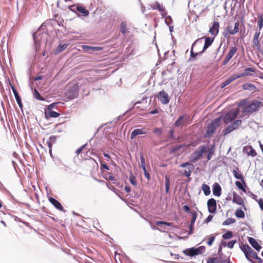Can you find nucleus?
Wrapping results in <instances>:
<instances>
[{"label":"nucleus","mask_w":263,"mask_h":263,"mask_svg":"<svg viewBox=\"0 0 263 263\" xmlns=\"http://www.w3.org/2000/svg\"><path fill=\"white\" fill-rule=\"evenodd\" d=\"M261 105V102L255 100L247 102L245 99H243L240 102L238 106L242 107L241 112L243 116H245L258 110Z\"/></svg>","instance_id":"obj_1"},{"label":"nucleus","mask_w":263,"mask_h":263,"mask_svg":"<svg viewBox=\"0 0 263 263\" xmlns=\"http://www.w3.org/2000/svg\"><path fill=\"white\" fill-rule=\"evenodd\" d=\"M220 118H216L207 125L204 135L205 138H210L215 133L217 128L220 125Z\"/></svg>","instance_id":"obj_2"},{"label":"nucleus","mask_w":263,"mask_h":263,"mask_svg":"<svg viewBox=\"0 0 263 263\" xmlns=\"http://www.w3.org/2000/svg\"><path fill=\"white\" fill-rule=\"evenodd\" d=\"M203 37L198 39L193 43L191 50V56L192 58H195L199 54H201L204 51H202L203 43L202 39Z\"/></svg>","instance_id":"obj_3"},{"label":"nucleus","mask_w":263,"mask_h":263,"mask_svg":"<svg viewBox=\"0 0 263 263\" xmlns=\"http://www.w3.org/2000/svg\"><path fill=\"white\" fill-rule=\"evenodd\" d=\"M240 249L244 253L246 258L251 263H254L251 258L257 257V253L248 245L243 244L240 247Z\"/></svg>","instance_id":"obj_4"},{"label":"nucleus","mask_w":263,"mask_h":263,"mask_svg":"<svg viewBox=\"0 0 263 263\" xmlns=\"http://www.w3.org/2000/svg\"><path fill=\"white\" fill-rule=\"evenodd\" d=\"M208 147L205 145L200 146L194 153H193L190 157V162L192 163L196 162L200 159L203 155V154L206 152Z\"/></svg>","instance_id":"obj_5"},{"label":"nucleus","mask_w":263,"mask_h":263,"mask_svg":"<svg viewBox=\"0 0 263 263\" xmlns=\"http://www.w3.org/2000/svg\"><path fill=\"white\" fill-rule=\"evenodd\" d=\"M245 71H246V72H243V73H241L240 75H237V76L233 75V76H232L231 77H230L229 78H228L227 80H226L221 84V88H224V87H226V86H227L228 85L230 84L232 82H233V81L235 80L236 79H238V78H241V77H243L248 76L249 74L248 73H247V72H248V71L254 72L255 70H254V68L249 67V68H246L245 69Z\"/></svg>","instance_id":"obj_6"},{"label":"nucleus","mask_w":263,"mask_h":263,"mask_svg":"<svg viewBox=\"0 0 263 263\" xmlns=\"http://www.w3.org/2000/svg\"><path fill=\"white\" fill-rule=\"evenodd\" d=\"M205 247L204 246H200L197 248H191L190 249H186L183 251V253L186 256L193 257L203 253Z\"/></svg>","instance_id":"obj_7"},{"label":"nucleus","mask_w":263,"mask_h":263,"mask_svg":"<svg viewBox=\"0 0 263 263\" xmlns=\"http://www.w3.org/2000/svg\"><path fill=\"white\" fill-rule=\"evenodd\" d=\"M239 113V108L232 109L230 110L224 116V122L228 124L234 120Z\"/></svg>","instance_id":"obj_8"},{"label":"nucleus","mask_w":263,"mask_h":263,"mask_svg":"<svg viewBox=\"0 0 263 263\" xmlns=\"http://www.w3.org/2000/svg\"><path fill=\"white\" fill-rule=\"evenodd\" d=\"M260 30H256L255 32V34L253 36V38L252 40V44L253 47L257 49H259L260 45L259 44L260 42Z\"/></svg>","instance_id":"obj_9"},{"label":"nucleus","mask_w":263,"mask_h":263,"mask_svg":"<svg viewBox=\"0 0 263 263\" xmlns=\"http://www.w3.org/2000/svg\"><path fill=\"white\" fill-rule=\"evenodd\" d=\"M180 167H186V168L184 170L183 175L186 177H189L192 172L193 171L194 168V165L190 162H185L182 163Z\"/></svg>","instance_id":"obj_10"},{"label":"nucleus","mask_w":263,"mask_h":263,"mask_svg":"<svg viewBox=\"0 0 263 263\" xmlns=\"http://www.w3.org/2000/svg\"><path fill=\"white\" fill-rule=\"evenodd\" d=\"M207 206L209 212L212 214L215 213L216 211V201L213 198H211L207 202Z\"/></svg>","instance_id":"obj_11"},{"label":"nucleus","mask_w":263,"mask_h":263,"mask_svg":"<svg viewBox=\"0 0 263 263\" xmlns=\"http://www.w3.org/2000/svg\"><path fill=\"white\" fill-rule=\"evenodd\" d=\"M237 51V48L236 46L232 47L223 61V65H226L228 63L232 57L236 53Z\"/></svg>","instance_id":"obj_12"},{"label":"nucleus","mask_w":263,"mask_h":263,"mask_svg":"<svg viewBox=\"0 0 263 263\" xmlns=\"http://www.w3.org/2000/svg\"><path fill=\"white\" fill-rule=\"evenodd\" d=\"M158 99L161 101L163 104H167L169 101V97L167 93L164 91L162 90L159 93L158 95Z\"/></svg>","instance_id":"obj_13"},{"label":"nucleus","mask_w":263,"mask_h":263,"mask_svg":"<svg viewBox=\"0 0 263 263\" xmlns=\"http://www.w3.org/2000/svg\"><path fill=\"white\" fill-rule=\"evenodd\" d=\"M82 48L85 50L86 52L92 53L93 52L102 50L103 48L99 46H89L87 45H83Z\"/></svg>","instance_id":"obj_14"},{"label":"nucleus","mask_w":263,"mask_h":263,"mask_svg":"<svg viewBox=\"0 0 263 263\" xmlns=\"http://www.w3.org/2000/svg\"><path fill=\"white\" fill-rule=\"evenodd\" d=\"M152 8L154 10H158L163 16L166 14L165 8L157 2L152 5Z\"/></svg>","instance_id":"obj_15"},{"label":"nucleus","mask_w":263,"mask_h":263,"mask_svg":"<svg viewBox=\"0 0 263 263\" xmlns=\"http://www.w3.org/2000/svg\"><path fill=\"white\" fill-rule=\"evenodd\" d=\"M219 29V22L214 21L212 27L210 28L209 32L212 35H214V36H216L218 34Z\"/></svg>","instance_id":"obj_16"},{"label":"nucleus","mask_w":263,"mask_h":263,"mask_svg":"<svg viewBox=\"0 0 263 263\" xmlns=\"http://www.w3.org/2000/svg\"><path fill=\"white\" fill-rule=\"evenodd\" d=\"M48 200L49 202L58 210L63 211L64 212H65V210L64 209L62 205L61 204L60 202L57 200L55 199L49 197L48 198Z\"/></svg>","instance_id":"obj_17"},{"label":"nucleus","mask_w":263,"mask_h":263,"mask_svg":"<svg viewBox=\"0 0 263 263\" xmlns=\"http://www.w3.org/2000/svg\"><path fill=\"white\" fill-rule=\"evenodd\" d=\"M239 22H237L234 24V27L233 29H232V26H228L226 28V30L228 31V33L231 35H234L236 34L239 32Z\"/></svg>","instance_id":"obj_18"},{"label":"nucleus","mask_w":263,"mask_h":263,"mask_svg":"<svg viewBox=\"0 0 263 263\" xmlns=\"http://www.w3.org/2000/svg\"><path fill=\"white\" fill-rule=\"evenodd\" d=\"M147 134V132L145 128H137L134 129L132 134L130 136V139L132 140L136 138V136L140 135H145Z\"/></svg>","instance_id":"obj_19"},{"label":"nucleus","mask_w":263,"mask_h":263,"mask_svg":"<svg viewBox=\"0 0 263 263\" xmlns=\"http://www.w3.org/2000/svg\"><path fill=\"white\" fill-rule=\"evenodd\" d=\"M233 203H235L239 205H244V201L243 199L235 192L233 193Z\"/></svg>","instance_id":"obj_20"},{"label":"nucleus","mask_w":263,"mask_h":263,"mask_svg":"<svg viewBox=\"0 0 263 263\" xmlns=\"http://www.w3.org/2000/svg\"><path fill=\"white\" fill-rule=\"evenodd\" d=\"M248 239L251 246L256 251H259L261 249V247L254 238L249 237Z\"/></svg>","instance_id":"obj_21"},{"label":"nucleus","mask_w":263,"mask_h":263,"mask_svg":"<svg viewBox=\"0 0 263 263\" xmlns=\"http://www.w3.org/2000/svg\"><path fill=\"white\" fill-rule=\"evenodd\" d=\"M213 194L217 197H219L221 194V187L217 182H215L213 184Z\"/></svg>","instance_id":"obj_22"},{"label":"nucleus","mask_w":263,"mask_h":263,"mask_svg":"<svg viewBox=\"0 0 263 263\" xmlns=\"http://www.w3.org/2000/svg\"><path fill=\"white\" fill-rule=\"evenodd\" d=\"M243 152L247 153L248 156L255 157L257 155L256 151L253 149L252 146L251 145L244 146L243 148Z\"/></svg>","instance_id":"obj_23"},{"label":"nucleus","mask_w":263,"mask_h":263,"mask_svg":"<svg viewBox=\"0 0 263 263\" xmlns=\"http://www.w3.org/2000/svg\"><path fill=\"white\" fill-rule=\"evenodd\" d=\"M214 37H205V43L202 48V51H205L213 43Z\"/></svg>","instance_id":"obj_24"},{"label":"nucleus","mask_w":263,"mask_h":263,"mask_svg":"<svg viewBox=\"0 0 263 263\" xmlns=\"http://www.w3.org/2000/svg\"><path fill=\"white\" fill-rule=\"evenodd\" d=\"M77 10L78 12L84 16H87L89 15V11L82 5L79 4Z\"/></svg>","instance_id":"obj_25"},{"label":"nucleus","mask_w":263,"mask_h":263,"mask_svg":"<svg viewBox=\"0 0 263 263\" xmlns=\"http://www.w3.org/2000/svg\"><path fill=\"white\" fill-rule=\"evenodd\" d=\"M257 30H261L263 28V13L257 14Z\"/></svg>","instance_id":"obj_26"},{"label":"nucleus","mask_w":263,"mask_h":263,"mask_svg":"<svg viewBox=\"0 0 263 263\" xmlns=\"http://www.w3.org/2000/svg\"><path fill=\"white\" fill-rule=\"evenodd\" d=\"M12 91L14 93V97L15 98L16 101L20 106V107H22L23 106V104L21 101V99L20 97L19 96V95L17 91V90L15 89V88L14 87H12Z\"/></svg>","instance_id":"obj_27"},{"label":"nucleus","mask_w":263,"mask_h":263,"mask_svg":"<svg viewBox=\"0 0 263 263\" xmlns=\"http://www.w3.org/2000/svg\"><path fill=\"white\" fill-rule=\"evenodd\" d=\"M233 174L234 176L236 179H240L241 181H242V182L243 183H245L243 176H242V174L239 172V168L238 167H237L236 168V170H234L233 171Z\"/></svg>","instance_id":"obj_28"},{"label":"nucleus","mask_w":263,"mask_h":263,"mask_svg":"<svg viewBox=\"0 0 263 263\" xmlns=\"http://www.w3.org/2000/svg\"><path fill=\"white\" fill-rule=\"evenodd\" d=\"M191 215H192V220L191 221V224H190V227L191 232H192L193 230L195 221L197 216L196 212H194V211L191 212Z\"/></svg>","instance_id":"obj_29"},{"label":"nucleus","mask_w":263,"mask_h":263,"mask_svg":"<svg viewBox=\"0 0 263 263\" xmlns=\"http://www.w3.org/2000/svg\"><path fill=\"white\" fill-rule=\"evenodd\" d=\"M87 164L89 165L92 168H95L96 166L98 167V164L97 161L92 158L87 159L86 163Z\"/></svg>","instance_id":"obj_30"},{"label":"nucleus","mask_w":263,"mask_h":263,"mask_svg":"<svg viewBox=\"0 0 263 263\" xmlns=\"http://www.w3.org/2000/svg\"><path fill=\"white\" fill-rule=\"evenodd\" d=\"M184 116H180L179 119L176 121L175 123V125L176 127H182L184 125Z\"/></svg>","instance_id":"obj_31"},{"label":"nucleus","mask_w":263,"mask_h":263,"mask_svg":"<svg viewBox=\"0 0 263 263\" xmlns=\"http://www.w3.org/2000/svg\"><path fill=\"white\" fill-rule=\"evenodd\" d=\"M33 97L37 100L44 101L45 100L42 96H41L36 88H34L33 90Z\"/></svg>","instance_id":"obj_32"},{"label":"nucleus","mask_w":263,"mask_h":263,"mask_svg":"<svg viewBox=\"0 0 263 263\" xmlns=\"http://www.w3.org/2000/svg\"><path fill=\"white\" fill-rule=\"evenodd\" d=\"M45 116L47 118L50 117L57 118L60 116V114L55 111L49 110L48 112L45 113Z\"/></svg>","instance_id":"obj_33"},{"label":"nucleus","mask_w":263,"mask_h":263,"mask_svg":"<svg viewBox=\"0 0 263 263\" xmlns=\"http://www.w3.org/2000/svg\"><path fill=\"white\" fill-rule=\"evenodd\" d=\"M202 189L205 196H208L210 194L211 191L209 185L206 184H203L202 185Z\"/></svg>","instance_id":"obj_34"},{"label":"nucleus","mask_w":263,"mask_h":263,"mask_svg":"<svg viewBox=\"0 0 263 263\" xmlns=\"http://www.w3.org/2000/svg\"><path fill=\"white\" fill-rule=\"evenodd\" d=\"M120 31L123 34H125L128 32L127 24L125 22H123L120 25Z\"/></svg>","instance_id":"obj_35"},{"label":"nucleus","mask_w":263,"mask_h":263,"mask_svg":"<svg viewBox=\"0 0 263 263\" xmlns=\"http://www.w3.org/2000/svg\"><path fill=\"white\" fill-rule=\"evenodd\" d=\"M68 46V44H63V45H59L56 50H55V52H56V53H60V52H61L62 51H63L64 49H65Z\"/></svg>","instance_id":"obj_36"},{"label":"nucleus","mask_w":263,"mask_h":263,"mask_svg":"<svg viewBox=\"0 0 263 263\" xmlns=\"http://www.w3.org/2000/svg\"><path fill=\"white\" fill-rule=\"evenodd\" d=\"M235 215L238 218H244L245 216V213L241 209H237L235 212Z\"/></svg>","instance_id":"obj_37"},{"label":"nucleus","mask_w":263,"mask_h":263,"mask_svg":"<svg viewBox=\"0 0 263 263\" xmlns=\"http://www.w3.org/2000/svg\"><path fill=\"white\" fill-rule=\"evenodd\" d=\"M242 121L240 120H236L234 121L231 125L233 126L234 129H237L238 127L241 124Z\"/></svg>","instance_id":"obj_38"},{"label":"nucleus","mask_w":263,"mask_h":263,"mask_svg":"<svg viewBox=\"0 0 263 263\" xmlns=\"http://www.w3.org/2000/svg\"><path fill=\"white\" fill-rule=\"evenodd\" d=\"M233 237V233L231 231H228L222 235V238L224 239H229Z\"/></svg>","instance_id":"obj_39"},{"label":"nucleus","mask_w":263,"mask_h":263,"mask_svg":"<svg viewBox=\"0 0 263 263\" xmlns=\"http://www.w3.org/2000/svg\"><path fill=\"white\" fill-rule=\"evenodd\" d=\"M235 222V220L232 218H229L227 219L223 222V225L227 226L231 224L234 223Z\"/></svg>","instance_id":"obj_40"},{"label":"nucleus","mask_w":263,"mask_h":263,"mask_svg":"<svg viewBox=\"0 0 263 263\" xmlns=\"http://www.w3.org/2000/svg\"><path fill=\"white\" fill-rule=\"evenodd\" d=\"M208 155H207V159L208 160H210L211 159L213 154H214V147L212 146L208 152Z\"/></svg>","instance_id":"obj_41"},{"label":"nucleus","mask_w":263,"mask_h":263,"mask_svg":"<svg viewBox=\"0 0 263 263\" xmlns=\"http://www.w3.org/2000/svg\"><path fill=\"white\" fill-rule=\"evenodd\" d=\"M129 181L130 183L132 184L133 185L136 186L137 185V181L136 178L133 175V173H131V174L129 176Z\"/></svg>","instance_id":"obj_42"},{"label":"nucleus","mask_w":263,"mask_h":263,"mask_svg":"<svg viewBox=\"0 0 263 263\" xmlns=\"http://www.w3.org/2000/svg\"><path fill=\"white\" fill-rule=\"evenodd\" d=\"M67 95H68V97L71 98V99H73L77 97L78 95V90H76L75 91H73L72 92L71 90H69V92L67 93Z\"/></svg>","instance_id":"obj_43"},{"label":"nucleus","mask_w":263,"mask_h":263,"mask_svg":"<svg viewBox=\"0 0 263 263\" xmlns=\"http://www.w3.org/2000/svg\"><path fill=\"white\" fill-rule=\"evenodd\" d=\"M156 224L157 226L165 225L167 226H172L173 223L171 222H165L162 221H157L156 222Z\"/></svg>","instance_id":"obj_44"},{"label":"nucleus","mask_w":263,"mask_h":263,"mask_svg":"<svg viewBox=\"0 0 263 263\" xmlns=\"http://www.w3.org/2000/svg\"><path fill=\"white\" fill-rule=\"evenodd\" d=\"M206 263H219V260L217 257H210L207 260Z\"/></svg>","instance_id":"obj_45"},{"label":"nucleus","mask_w":263,"mask_h":263,"mask_svg":"<svg viewBox=\"0 0 263 263\" xmlns=\"http://www.w3.org/2000/svg\"><path fill=\"white\" fill-rule=\"evenodd\" d=\"M234 130L233 126L231 124L230 125L228 126L227 128L224 130V135H226L230 133L232 131Z\"/></svg>","instance_id":"obj_46"},{"label":"nucleus","mask_w":263,"mask_h":263,"mask_svg":"<svg viewBox=\"0 0 263 263\" xmlns=\"http://www.w3.org/2000/svg\"><path fill=\"white\" fill-rule=\"evenodd\" d=\"M78 5L79 4H73L69 6L68 8L70 11L74 13H77L78 11L77 8L78 7Z\"/></svg>","instance_id":"obj_47"},{"label":"nucleus","mask_w":263,"mask_h":263,"mask_svg":"<svg viewBox=\"0 0 263 263\" xmlns=\"http://www.w3.org/2000/svg\"><path fill=\"white\" fill-rule=\"evenodd\" d=\"M235 184L239 189L242 190L244 192H246V189L240 182L236 181Z\"/></svg>","instance_id":"obj_48"},{"label":"nucleus","mask_w":263,"mask_h":263,"mask_svg":"<svg viewBox=\"0 0 263 263\" xmlns=\"http://www.w3.org/2000/svg\"><path fill=\"white\" fill-rule=\"evenodd\" d=\"M142 169L143 170L144 175L145 177L147 178V179L148 180H150L151 176H150V174L149 173V172L146 170V167H142Z\"/></svg>","instance_id":"obj_49"},{"label":"nucleus","mask_w":263,"mask_h":263,"mask_svg":"<svg viewBox=\"0 0 263 263\" xmlns=\"http://www.w3.org/2000/svg\"><path fill=\"white\" fill-rule=\"evenodd\" d=\"M215 239V236H210V237H209V238L208 239V240L207 241V244L209 245V246H211L213 243V241H214Z\"/></svg>","instance_id":"obj_50"},{"label":"nucleus","mask_w":263,"mask_h":263,"mask_svg":"<svg viewBox=\"0 0 263 263\" xmlns=\"http://www.w3.org/2000/svg\"><path fill=\"white\" fill-rule=\"evenodd\" d=\"M236 243V240H233L228 242L227 246L228 248L230 249H232L234 246V245Z\"/></svg>","instance_id":"obj_51"},{"label":"nucleus","mask_w":263,"mask_h":263,"mask_svg":"<svg viewBox=\"0 0 263 263\" xmlns=\"http://www.w3.org/2000/svg\"><path fill=\"white\" fill-rule=\"evenodd\" d=\"M140 162H141V164H140L141 167L142 168V167H146L145 164V158L142 155H141V156H140Z\"/></svg>","instance_id":"obj_52"},{"label":"nucleus","mask_w":263,"mask_h":263,"mask_svg":"<svg viewBox=\"0 0 263 263\" xmlns=\"http://www.w3.org/2000/svg\"><path fill=\"white\" fill-rule=\"evenodd\" d=\"M87 145V144H84L82 146H81L79 148H78L76 153L77 155H79L80 154H81L82 151H83V149L85 148V147Z\"/></svg>","instance_id":"obj_53"},{"label":"nucleus","mask_w":263,"mask_h":263,"mask_svg":"<svg viewBox=\"0 0 263 263\" xmlns=\"http://www.w3.org/2000/svg\"><path fill=\"white\" fill-rule=\"evenodd\" d=\"M243 87L245 89H251V88H254V86L253 84H248L246 85H243Z\"/></svg>","instance_id":"obj_54"},{"label":"nucleus","mask_w":263,"mask_h":263,"mask_svg":"<svg viewBox=\"0 0 263 263\" xmlns=\"http://www.w3.org/2000/svg\"><path fill=\"white\" fill-rule=\"evenodd\" d=\"M154 133L158 135H160L162 133V132H161V130L159 128H155L154 129Z\"/></svg>","instance_id":"obj_55"},{"label":"nucleus","mask_w":263,"mask_h":263,"mask_svg":"<svg viewBox=\"0 0 263 263\" xmlns=\"http://www.w3.org/2000/svg\"><path fill=\"white\" fill-rule=\"evenodd\" d=\"M165 184L170 185V177L169 176H165Z\"/></svg>","instance_id":"obj_56"},{"label":"nucleus","mask_w":263,"mask_h":263,"mask_svg":"<svg viewBox=\"0 0 263 263\" xmlns=\"http://www.w3.org/2000/svg\"><path fill=\"white\" fill-rule=\"evenodd\" d=\"M258 204L260 209L263 211V199H260L258 201Z\"/></svg>","instance_id":"obj_57"},{"label":"nucleus","mask_w":263,"mask_h":263,"mask_svg":"<svg viewBox=\"0 0 263 263\" xmlns=\"http://www.w3.org/2000/svg\"><path fill=\"white\" fill-rule=\"evenodd\" d=\"M183 209L186 212H189L190 211V207L186 205H185L183 206Z\"/></svg>","instance_id":"obj_58"},{"label":"nucleus","mask_w":263,"mask_h":263,"mask_svg":"<svg viewBox=\"0 0 263 263\" xmlns=\"http://www.w3.org/2000/svg\"><path fill=\"white\" fill-rule=\"evenodd\" d=\"M101 169L102 170L103 169H105L106 170H109L108 166L106 164H102L101 166Z\"/></svg>","instance_id":"obj_59"},{"label":"nucleus","mask_w":263,"mask_h":263,"mask_svg":"<svg viewBox=\"0 0 263 263\" xmlns=\"http://www.w3.org/2000/svg\"><path fill=\"white\" fill-rule=\"evenodd\" d=\"M43 76L40 75V76H38L35 77L34 78V80L35 81H38V80H40L43 79Z\"/></svg>","instance_id":"obj_60"},{"label":"nucleus","mask_w":263,"mask_h":263,"mask_svg":"<svg viewBox=\"0 0 263 263\" xmlns=\"http://www.w3.org/2000/svg\"><path fill=\"white\" fill-rule=\"evenodd\" d=\"M213 218V216L212 215H209V216L206 218V220H205V221L206 222H209V221H210Z\"/></svg>","instance_id":"obj_61"},{"label":"nucleus","mask_w":263,"mask_h":263,"mask_svg":"<svg viewBox=\"0 0 263 263\" xmlns=\"http://www.w3.org/2000/svg\"><path fill=\"white\" fill-rule=\"evenodd\" d=\"M126 193H128L130 192V188L128 186H126L124 188Z\"/></svg>","instance_id":"obj_62"},{"label":"nucleus","mask_w":263,"mask_h":263,"mask_svg":"<svg viewBox=\"0 0 263 263\" xmlns=\"http://www.w3.org/2000/svg\"><path fill=\"white\" fill-rule=\"evenodd\" d=\"M174 129H171V130H170V137L171 138H174Z\"/></svg>","instance_id":"obj_63"},{"label":"nucleus","mask_w":263,"mask_h":263,"mask_svg":"<svg viewBox=\"0 0 263 263\" xmlns=\"http://www.w3.org/2000/svg\"><path fill=\"white\" fill-rule=\"evenodd\" d=\"M108 179L109 180H110V181H115L116 180L115 178L113 176H111V175H110L108 177Z\"/></svg>","instance_id":"obj_64"}]
</instances>
